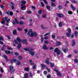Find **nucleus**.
Listing matches in <instances>:
<instances>
[{"label": "nucleus", "mask_w": 78, "mask_h": 78, "mask_svg": "<svg viewBox=\"0 0 78 78\" xmlns=\"http://www.w3.org/2000/svg\"><path fill=\"white\" fill-rule=\"evenodd\" d=\"M29 76L31 78H33V74H32V73H31V72H30V73H29Z\"/></svg>", "instance_id": "37"}, {"label": "nucleus", "mask_w": 78, "mask_h": 78, "mask_svg": "<svg viewBox=\"0 0 78 78\" xmlns=\"http://www.w3.org/2000/svg\"><path fill=\"white\" fill-rule=\"evenodd\" d=\"M44 75H47V72L46 71H44Z\"/></svg>", "instance_id": "53"}, {"label": "nucleus", "mask_w": 78, "mask_h": 78, "mask_svg": "<svg viewBox=\"0 0 78 78\" xmlns=\"http://www.w3.org/2000/svg\"><path fill=\"white\" fill-rule=\"evenodd\" d=\"M21 3H22V4L21 5V6H22V5H25V4L27 3V2L25 1H21Z\"/></svg>", "instance_id": "9"}, {"label": "nucleus", "mask_w": 78, "mask_h": 78, "mask_svg": "<svg viewBox=\"0 0 78 78\" xmlns=\"http://www.w3.org/2000/svg\"><path fill=\"white\" fill-rule=\"evenodd\" d=\"M43 48L44 50H46V49H48L47 48V46H46V45L44 44L43 47Z\"/></svg>", "instance_id": "27"}, {"label": "nucleus", "mask_w": 78, "mask_h": 78, "mask_svg": "<svg viewBox=\"0 0 78 78\" xmlns=\"http://www.w3.org/2000/svg\"><path fill=\"white\" fill-rule=\"evenodd\" d=\"M17 60L16 59H13L10 61V62H17Z\"/></svg>", "instance_id": "18"}, {"label": "nucleus", "mask_w": 78, "mask_h": 78, "mask_svg": "<svg viewBox=\"0 0 78 78\" xmlns=\"http://www.w3.org/2000/svg\"><path fill=\"white\" fill-rule=\"evenodd\" d=\"M30 52V55H32V56H34V52L31 51V52Z\"/></svg>", "instance_id": "32"}, {"label": "nucleus", "mask_w": 78, "mask_h": 78, "mask_svg": "<svg viewBox=\"0 0 78 78\" xmlns=\"http://www.w3.org/2000/svg\"><path fill=\"white\" fill-rule=\"evenodd\" d=\"M15 55L16 56H18V55H19V53H18L17 52H15Z\"/></svg>", "instance_id": "59"}, {"label": "nucleus", "mask_w": 78, "mask_h": 78, "mask_svg": "<svg viewBox=\"0 0 78 78\" xmlns=\"http://www.w3.org/2000/svg\"><path fill=\"white\" fill-rule=\"evenodd\" d=\"M57 15L58 17H64V15L62 14L58 13L57 14Z\"/></svg>", "instance_id": "8"}, {"label": "nucleus", "mask_w": 78, "mask_h": 78, "mask_svg": "<svg viewBox=\"0 0 78 78\" xmlns=\"http://www.w3.org/2000/svg\"><path fill=\"white\" fill-rule=\"evenodd\" d=\"M41 6L42 7L44 6V3L42 2H41Z\"/></svg>", "instance_id": "54"}, {"label": "nucleus", "mask_w": 78, "mask_h": 78, "mask_svg": "<svg viewBox=\"0 0 78 78\" xmlns=\"http://www.w3.org/2000/svg\"><path fill=\"white\" fill-rule=\"evenodd\" d=\"M17 30H18V31H22V28H17Z\"/></svg>", "instance_id": "45"}, {"label": "nucleus", "mask_w": 78, "mask_h": 78, "mask_svg": "<svg viewBox=\"0 0 78 78\" xmlns=\"http://www.w3.org/2000/svg\"><path fill=\"white\" fill-rule=\"evenodd\" d=\"M19 23L20 25H23V24H24V22H23V21H20Z\"/></svg>", "instance_id": "40"}, {"label": "nucleus", "mask_w": 78, "mask_h": 78, "mask_svg": "<svg viewBox=\"0 0 78 78\" xmlns=\"http://www.w3.org/2000/svg\"><path fill=\"white\" fill-rule=\"evenodd\" d=\"M75 36V37H76L78 36V32L76 31L74 32Z\"/></svg>", "instance_id": "33"}, {"label": "nucleus", "mask_w": 78, "mask_h": 78, "mask_svg": "<svg viewBox=\"0 0 78 78\" xmlns=\"http://www.w3.org/2000/svg\"><path fill=\"white\" fill-rule=\"evenodd\" d=\"M36 67V65L35 64L33 66L32 69H35Z\"/></svg>", "instance_id": "41"}, {"label": "nucleus", "mask_w": 78, "mask_h": 78, "mask_svg": "<svg viewBox=\"0 0 78 78\" xmlns=\"http://www.w3.org/2000/svg\"><path fill=\"white\" fill-rule=\"evenodd\" d=\"M61 44V42L59 41H57V46H59Z\"/></svg>", "instance_id": "39"}, {"label": "nucleus", "mask_w": 78, "mask_h": 78, "mask_svg": "<svg viewBox=\"0 0 78 78\" xmlns=\"http://www.w3.org/2000/svg\"><path fill=\"white\" fill-rule=\"evenodd\" d=\"M44 39L46 40H47V39H48V37L47 36H46L44 37Z\"/></svg>", "instance_id": "58"}, {"label": "nucleus", "mask_w": 78, "mask_h": 78, "mask_svg": "<svg viewBox=\"0 0 78 78\" xmlns=\"http://www.w3.org/2000/svg\"><path fill=\"white\" fill-rule=\"evenodd\" d=\"M68 12L69 14H72L73 12L71 11H68Z\"/></svg>", "instance_id": "38"}, {"label": "nucleus", "mask_w": 78, "mask_h": 78, "mask_svg": "<svg viewBox=\"0 0 78 78\" xmlns=\"http://www.w3.org/2000/svg\"><path fill=\"white\" fill-rule=\"evenodd\" d=\"M24 42L25 44H27V40H24L23 41Z\"/></svg>", "instance_id": "52"}, {"label": "nucleus", "mask_w": 78, "mask_h": 78, "mask_svg": "<svg viewBox=\"0 0 78 78\" xmlns=\"http://www.w3.org/2000/svg\"><path fill=\"white\" fill-rule=\"evenodd\" d=\"M33 50H34V49L32 48H29V52H30L31 51H33Z\"/></svg>", "instance_id": "19"}, {"label": "nucleus", "mask_w": 78, "mask_h": 78, "mask_svg": "<svg viewBox=\"0 0 78 78\" xmlns=\"http://www.w3.org/2000/svg\"><path fill=\"white\" fill-rule=\"evenodd\" d=\"M28 78V73H25L24 74V76L23 78Z\"/></svg>", "instance_id": "26"}, {"label": "nucleus", "mask_w": 78, "mask_h": 78, "mask_svg": "<svg viewBox=\"0 0 78 78\" xmlns=\"http://www.w3.org/2000/svg\"><path fill=\"white\" fill-rule=\"evenodd\" d=\"M9 14L10 16H12L13 15V12L12 11H10L9 12Z\"/></svg>", "instance_id": "42"}, {"label": "nucleus", "mask_w": 78, "mask_h": 78, "mask_svg": "<svg viewBox=\"0 0 78 78\" xmlns=\"http://www.w3.org/2000/svg\"><path fill=\"white\" fill-rule=\"evenodd\" d=\"M74 61L75 62H76V63H77V62H78V59H75Z\"/></svg>", "instance_id": "56"}, {"label": "nucleus", "mask_w": 78, "mask_h": 78, "mask_svg": "<svg viewBox=\"0 0 78 78\" xmlns=\"http://www.w3.org/2000/svg\"><path fill=\"white\" fill-rule=\"evenodd\" d=\"M10 72L11 73H12V72H14L15 70L14 69V67H13L12 66H10Z\"/></svg>", "instance_id": "5"}, {"label": "nucleus", "mask_w": 78, "mask_h": 78, "mask_svg": "<svg viewBox=\"0 0 78 78\" xmlns=\"http://www.w3.org/2000/svg\"><path fill=\"white\" fill-rule=\"evenodd\" d=\"M71 8L73 11H75L76 9V8L75 7L73 6L72 5H71Z\"/></svg>", "instance_id": "14"}, {"label": "nucleus", "mask_w": 78, "mask_h": 78, "mask_svg": "<svg viewBox=\"0 0 78 78\" xmlns=\"http://www.w3.org/2000/svg\"><path fill=\"white\" fill-rule=\"evenodd\" d=\"M21 9L22 10H25L26 9V6L25 5H23L21 7Z\"/></svg>", "instance_id": "13"}, {"label": "nucleus", "mask_w": 78, "mask_h": 78, "mask_svg": "<svg viewBox=\"0 0 78 78\" xmlns=\"http://www.w3.org/2000/svg\"><path fill=\"white\" fill-rule=\"evenodd\" d=\"M8 20V17H5L4 18H2V21L1 23L2 24H5L6 23V21Z\"/></svg>", "instance_id": "4"}, {"label": "nucleus", "mask_w": 78, "mask_h": 78, "mask_svg": "<svg viewBox=\"0 0 78 78\" xmlns=\"http://www.w3.org/2000/svg\"><path fill=\"white\" fill-rule=\"evenodd\" d=\"M43 2L44 3H45V4L48 5V2H47L45 0H44Z\"/></svg>", "instance_id": "48"}, {"label": "nucleus", "mask_w": 78, "mask_h": 78, "mask_svg": "<svg viewBox=\"0 0 78 78\" xmlns=\"http://www.w3.org/2000/svg\"><path fill=\"white\" fill-rule=\"evenodd\" d=\"M29 62L31 65H34V63H33V61L32 60H29Z\"/></svg>", "instance_id": "25"}, {"label": "nucleus", "mask_w": 78, "mask_h": 78, "mask_svg": "<svg viewBox=\"0 0 78 78\" xmlns=\"http://www.w3.org/2000/svg\"><path fill=\"white\" fill-rule=\"evenodd\" d=\"M16 65H18V66H19L20 64V61L17 60L16 61Z\"/></svg>", "instance_id": "21"}, {"label": "nucleus", "mask_w": 78, "mask_h": 78, "mask_svg": "<svg viewBox=\"0 0 78 78\" xmlns=\"http://www.w3.org/2000/svg\"><path fill=\"white\" fill-rule=\"evenodd\" d=\"M47 78H51V75H50L49 74L47 76Z\"/></svg>", "instance_id": "51"}, {"label": "nucleus", "mask_w": 78, "mask_h": 78, "mask_svg": "<svg viewBox=\"0 0 78 78\" xmlns=\"http://www.w3.org/2000/svg\"><path fill=\"white\" fill-rule=\"evenodd\" d=\"M27 35L28 36H30V37H36L37 36V34L36 32H33L32 30L30 29L27 33Z\"/></svg>", "instance_id": "1"}, {"label": "nucleus", "mask_w": 78, "mask_h": 78, "mask_svg": "<svg viewBox=\"0 0 78 78\" xmlns=\"http://www.w3.org/2000/svg\"><path fill=\"white\" fill-rule=\"evenodd\" d=\"M51 5L52 6H56V5H55V3L53 2H51Z\"/></svg>", "instance_id": "34"}, {"label": "nucleus", "mask_w": 78, "mask_h": 78, "mask_svg": "<svg viewBox=\"0 0 78 78\" xmlns=\"http://www.w3.org/2000/svg\"><path fill=\"white\" fill-rule=\"evenodd\" d=\"M41 42H43L44 41V38H41Z\"/></svg>", "instance_id": "63"}, {"label": "nucleus", "mask_w": 78, "mask_h": 78, "mask_svg": "<svg viewBox=\"0 0 78 78\" xmlns=\"http://www.w3.org/2000/svg\"><path fill=\"white\" fill-rule=\"evenodd\" d=\"M21 46H22V45L20 43L18 44L17 46V49L18 50H19V49H20V48L21 47Z\"/></svg>", "instance_id": "15"}, {"label": "nucleus", "mask_w": 78, "mask_h": 78, "mask_svg": "<svg viewBox=\"0 0 78 78\" xmlns=\"http://www.w3.org/2000/svg\"><path fill=\"white\" fill-rule=\"evenodd\" d=\"M41 12H42V10H39L38 12V13L39 14H42Z\"/></svg>", "instance_id": "44"}, {"label": "nucleus", "mask_w": 78, "mask_h": 78, "mask_svg": "<svg viewBox=\"0 0 78 78\" xmlns=\"http://www.w3.org/2000/svg\"><path fill=\"white\" fill-rule=\"evenodd\" d=\"M4 57L5 59L7 61H9V60L8 59V57H7V56L6 55H4Z\"/></svg>", "instance_id": "16"}, {"label": "nucleus", "mask_w": 78, "mask_h": 78, "mask_svg": "<svg viewBox=\"0 0 78 78\" xmlns=\"http://www.w3.org/2000/svg\"><path fill=\"white\" fill-rule=\"evenodd\" d=\"M59 27H62V23L60 22L59 23Z\"/></svg>", "instance_id": "47"}, {"label": "nucleus", "mask_w": 78, "mask_h": 78, "mask_svg": "<svg viewBox=\"0 0 78 78\" xmlns=\"http://www.w3.org/2000/svg\"><path fill=\"white\" fill-rule=\"evenodd\" d=\"M46 8H47V9L49 11H51V10L50 9V8L51 7L50 6H49L48 5H46Z\"/></svg>", "instance_id": "17"}, {"label": "nucleus", "mask_w": 78, "mask_h": 78, "mask_svg": "<svg viewBox=\"0 0 78 78\" xmlns=\"http://www.w3.org/2000/svg\"><path fill=\"white\" fill-rule=\"evenodd\" d=\"M27 13L28 14H31V11H28L27 12Z\"/></svg>", "instance_id": "64"}, {"label": "nucleus", "mask_w": 78, "mask_h": 78, "mask_svg": "<svg viewBox=\"0 0 78 78\" xmlns=\"http://www.w3.org/2000/svg\"><path fill=\"white\" fill-rule=\"evenodd\" d=\"M50 41H44V44H48L49 43Z\"/></svg>", "instance_id": "35"}, {"label": "nucleus", "mask_w": 78, "mask_h": 78, "mask_svg": "<svg viewBox=\"0 0 78 78\" xmlns=\"http://www.w3.org/2000/svg\"><path fill=\"white\" fill-rule=\"evenodd\" d=\"M54 71H55V72H57V75L58 76H62V74H61V73H59V71H58V70H56L55 69H54Z\"/></svg>", "instance_id": "7"}, {"label": "nucleus", "mask_w": 78, "mask_h": 78, "mask_svg": "<svg viewBox=\"0 0 78 78\" xmlns=\"http://www.w3.org/2000/svg\"><path fill=\"white\" fill-rule=\"evenodd\" d=\"M1 69V72L2 73H3V68H0Z\"/></svg>", "instance_id": "49"}, {"label": "nucleus", "mask_w": 78, "mask_h": 78, "mask_svg": "<svg viewBox=\"0 0 78 78\" xmlns=\"http://www.w3.org/2000/svg\"><path fill=\"white\" fill-rule=\"evenodd\" d=\"M58 9H62V6H61V5H59L58 6Z\"/></svg>", "instance_id": "50"}, {"label": "nucleus", "mask_w": 78, "mask_h": 78, "mask_svg": "<svg viewBox=\"0 0 78 78\" xmlns=\"http://www.w3.org/2000/svg\"><path fill=\"white\" fill-rule=\"evenodd\" d=\"M73 42H72V46H73L75 45V41L73 40L72 41Z\"/></svg>", "instance_id": "20"}, {"label": "nucleus", "mask_w": 78, "mask_h": 78, "mask_svg": "<svg viewBox=\"0 0 78 78\" xmlns=\"http://www.w3.org/2000/svg\"><path fill=\"white\" fill-rule=\"evenodd\" d=\"M50 34V33H47L46 34H45L44 36H47V35H49Z\"/></svg>", "instance_id": "55"}, {"label": "nucleus", "mask_w": 78, "mask_h": 78, "mask_svg": "<svg viewBox=\"0 0 78 78\" xmlns=\"http://www.w3.org/2000/svg\"><path fill=\"white\" fill-rule=\"evenodd\" d=\"M24 70L27 72H29V68H24Z\"/></svg>", "instance_id": "31"}, {"label": "nucleus", "mask_w": 78, "mask_h": 78, "mask_svg": "<svg viewBox=\"0 0 78 78\" xmlns=\"http://www.w3.org/2000/svg\"><path fill=\"white\" fill-rule=\"evenodd\" d=\"M71 33H67L66 34V35L67 37H69L70 36V35H71V34H70Z\"/></svg>", "instance_id": "12"}, {"label": "nucleus", "mask_w": 78, "mask_h": 78, "mask_svg": "<svg viewBox=\"0 0 78 78\" xmlns=\"http://www.w3.org/2000/svg\"><path fill=\"white\" fill-rule=\"evenodd\" d=\"M13 34L14 35H16V34H17V32L16 30H15L13 31Z\"/></svg>", "instance_id": "29"}, {"label": "nucleus", "mask_w": 78, "mask_h": 78, "mask_svg": "<svg viewBox=\"0 0 78 78\" xmlns=\"http://www.w3.org/2000/svg\"><path fill=\"white\" fill-rule=\"evenodd\" d=\"M1 8H2V9H4V8H5V6H3L2 5H1Z\"/></svg>", "instance_id": "62"}, {"label": "nucleus", "mask_w": 78, "mask_h": 78, "mask_svg": "<svg viewBox=\"0 0 78 78\" xmlns=\"http://www.w3.org/2000/svg\"><path fill=\"white\" fill-rule=\"evenodd\" d=\"M12 23L13 25H16V24H19V21L17 20V19H15V21L13 22Z\"/></svg>", "instance_id": "6"}, {"label": "nucleus", "mask_w": 78, "mask_h": 78, "mask_svg": "<svg viewBox=\"0 0 78 78\" xmlns=\"http://www.w3.org/2000/svg\"><path fill=\"white\" fill-rule=\"evenodd\" d=\"M52 39H55V35H52Z\"/></svg>", "instance_id": "57"}, {"label": "nucleus", "mask_w": 78, "mask_h": 78, "mask_svg": "<svg viewBox=\"0 0 78 78\" xmlns=\"http://www.w3.org/2000/svg\"><path fill=\"white\" fill-rule=\"evenodd\" d=\"M22 58H23V57L22 56H19L18 57L19 60H22Z\"/></svg>", "instance_id": "23"}, {"label": "nucleus", "mask_w": 78, "mask_h": 78, "mask_svg": "<svg viewBox=\"0 0 78 78\" xmlns=\"http://www.w3.org/2000/svg\"><path fill=\"white\" fill-rule=\"evenodd\" d=\"M17 41H18V42H19L20 43V42H22V41H21L20 38L19 37H17L16 40H14V42H15V44H18V42H17Z\"/></svg>", "instance_id": "3"}, {"label": "nucleus", "mask_w": 78, "mask_h": 78, "mask_svg": "<svg viewBox=\"0 0 78 78\" xmlns=\"http://www.w3.org/2000/svg\"><path fill=\"white\" fill-rule=\"evenodd\" d=\"M41 66L42 69H44V68H45V66L43 64H41Z\"/></svg>", "instance_id": "36"}, {"label": "nucleus", "mask_w": 78, "mask_h": 78, "mask_svg": "<svg viewBox=\"0 0 78 78\" xmlns=\"http://www.w3.org/2000/svg\"><path fill=\"white\" fill-rule=\"evenodd\" d=\"M54 51L55 53H57V55H59L60 54H61V51L58 48H56L54 50Z\"/></svg>", "instance_id": "2"}, {"label": "nucleus", "mask_w": 78, "mask_h": 78, "mask_svg": "<svg viewBox=\"0 0 78 78\" xmlns=\"http://www.w3.org/2000/svg\"><path fill=\"white\" fill-rule=\"evenodd\" d=\"M8 49L9 50H11L12 51V48H8Z\"/></svg>", "instance_id": "61"}, {"label": "nucleus", "mask_w": 78, "mask_h": 78, "mask_svg": "<svg viewBox=\"0 0 78 78\" xmlns=\"http://www.w3.org/2000/svg\"><path fill=\"white\" fill-rule=\"evenodd\" d=\"M46 69L48 70V72H50V69L48 68L47 67H46Z\"/></svg>", "instance_id": "46"}, {"label": "nucleus", "mask_w": 78, "mask_h": 78, "mask_svg": "<svg viewBox=\"0 0 78 78\" xmlns=\"http://www.w3.org/2000/svg\"><path fill=\"white\" fill-rule=\"evenodd\" d=\"M7 51H8V52H7ZM5 52H6V53L7 55V54H8V53L9 54H11V53L12 54V52L11 51V52H10V51H7V50L5 51Z\"/></svg>", "instance_id": "11"}, {"label": "nucleus", "mask_w": 78, "mask_h": 78, "mask_svg": "<svg viewBox=\"0 0 78 78\" xmlns=\"http://www.w3.org/2000/svg\"><path fill=\"white\" fill-rule=\"evenodd\" d=\"M12 5V9H14V4L12 3H11Z\"/></svg>", "instance_id": "22"}, {"label": "nucleus", "mask_w": 78, "mask_h": 78, "mask_svg": "<svg viewBox=\"0 0 78 78\" xmlns=\"http://www.w3.org/2000/svg\"><path fill=\"white\" fill-rule=\"evenodd\" d=\"M23 50H25V51H29V48H23Z\"/></svg>", "instance_id": "24"}, {"label": "nucleus", "mask_w": 78, "mask_h": 78, "mask_svg": "<svg viewBox=\"0 0 78 78\" xmlns=\"http://www.w3.org/2000/svg\"><path fill=\"white\" fill-rule=\"evenodd\" d=\"M24 31H25L26 33H27L28 31L27 29H24Z\"/></svg>", "instance_id": "60"}, {"label": "nucleus", "mask_w": 78, "mask_h": 78, "mask_svg": "<svg viewBox=\"0 0 78 78\" xmlns=\"http://www.w3.org/2000/svg\"><path fill=\"white\" fill-rule=\"evenodd\" d=\"M45 63L47 64L48 65L49 64V59L48 58H47V59L45 61Z\"/></svg>", "instance_id": "10"}, {"label": "nucleus", "mask_w": 78, "mask_h": 78, "mask_svg": "<svg viewBox=\"0 0 78 78\" xmlns=\"http://www.w3.org/2000/svg\"><path fill=\"white\" fill-rule=\"evenodd\" d=\"M66 50H68V48H66L65 49H63V51L64 52V53H67V51H66Z\"/></svg>", "instance_id": "28"}, {"label": "nucleus", "mask_w": 78, "mask_h": 78, "mask_svg": "<svg viewBox=\"0 0 78 78\" xmlns=\"http://www.w3.org/2000/svg\"><path fill=\"white\" fill-rule=\"evenodd\" d=\"M66 30L67 31H68L69 33H71V29H70V28H68V29H67Z\"/></svg>", "instance_id": "30"}, {"label": "nucleus", "mask_w": 78, "mask_h": 78, "mask_svg": "<svg viewBox=\"0 0 78 78\" xmlns=\"http://www.w3.org/2000/svg\"><path fill=\"white\" fill-rule=\"evenodd\" d=\"M50 64L51 65V67H54V63H50Z\"/></svg>", "instance_id": "43"}]
</instances>
